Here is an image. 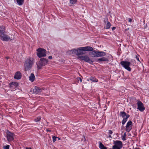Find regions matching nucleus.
<instances>
[{
  "label": "nucleus",
  "instance_id": "obj_38",
  "mask_svg": "<svg viewBox=\"0 0 149 149\" xmlns=\"http://www.w3.org/2000/svg\"><path fill=\"white\" fill-rule=\"evenodd\" d=\"M89 80H90V78L89 79H87V81H89Z\"/></svg>",
  "mask_w": 149,
  "mask_h": 149
},
{
  "label": "nucleus",
  "instance_id": "obj_4",
  "mask_svg": "<svg viewBox=\"0 0 149 149\" xmlns=\"http://www.w3.org/2000/svg\"><path fill=\"white\" fill-rule=\"evenodd\" d=\"M48 62V60L44 58L40 59L39 62L37 63L38 68V69H41L43 66L45 65Z\"/></svg>",
  "mask_w": 149,
  "mask_h": 149
},
{
  "label": "nucleus",
  "instance_id": "obj_34",
  "mask_svg": "<svg viewBox=\"0 0 149 149\" xmlns=\"http://www.w3.org/2000/svg\"><path fill=\"white\" fill-rule=\"evenodd\" d=\"M79 79H78V80H79L80 81H81V82L82 81V80L80 78H79Z\"/></svg>",
  "mask_w": 149,
  "mask_h": 149
},
{
  "label": "nucleus",
  "instance_id": "obj_23",
  "mask_svg": "<svg viewBox=\"0 0 149 149\" xmlns=\"http://www.w3.org/2000/svg\"><path fill=\"white\" fill-rule=\"evenodd\" d=\"M111 24L110 22L108 21H107L106 24L105 26V28L106 29H108L110 28L111 26Z\"/></svg>",
  "mask_w": 149,
  "mask_h": 149
},
{
  "label": "nucleus",
  "instance_id": "obj_30",
  "mask_svg": "<svg viewBox=\"0 0 149 149\" xmlns=\"http://www.w3.org/2000/svg\"><path fill=\"white\" fill-rule=\"evenodd\" d=\"M139 55H136V59H137V60L139 61V62H140V61L139 60Z\"/></svg>",
  "mask_w": 149,
  "mask_h": 149
},
{
  "label": "nucleus",
  "instance_id": "obj_32",
  "mask_svg": "<svg viewBox=\"0 0 149 149\" xmlns=\"http://www.w3.org/2000/svg\"><path fill=\"white\" fill-rule=\"evenodd\" d=\"M127 19H128V22H131V21H132V19L131 18H128Z\"/></svg>",
  "mask_w": 149,
  "mask_h": 149
},
{
  "label": "nucleus",
  "instance_id": "obj_19",
  "mask_svg": "<svg viewBox=\"0 0 149 149\" xmlns=\"http://www.w3.org/2000/svg\"><path fill=\"white\" fill-rule=\"evenodd\" d=\"M108 59L105 57H102L97 59V61H108Z\"/></svg>",
  "mask_w": 149,
  "mask_h": 149
},
{
  "label": "nucleus",
  "instance_id": "obj_6",
  "mask_svg": "<svg viewBox=\"0 0 149 149\" xmlns=\"http://www.w3.org/2000/svg\"><path fill=\"white\" fill-rule=\"evenodd\" d=\"M113 144L114 145L112 146L113 149H121L123 147L122 142L120 141H114Z\"/></svg>",
  "mask_w": 149,
  "mask_h": 149
},
{
  "label": "nucleus",
  "instance_id": "obj_39",
  "mask_svg": "<svg viewBox=\"0 0 149 149\" xmlns=\"http://www.w3.org/2000/svg\"><path fill=\"white\" fill-rule=\"evenodd\" d=\"M58 140H60V138H58Z\"/></svg>",
  "mask_w": 149,
  "mask_h": 149
},
{
  "label": "nucleus",
  "instance_id": "obj_10",
  "mask_svg": "<svg viewBox=\"0 0 149 149\" xmlns=\"http://www.w3.org/2000/svg\"><path fill=\"white\" fill-rule=\"evenodd\" d=\"M132 122L130 120L127 122L125 128V130L127 132H129L132 129Z\"/></svg>",
  "mask_w": 149,
  "mask_h": 149
},
{
  "label": "nucleus",
  "instance_id": "obj_26",
  "mask_svg": "<svg viewBox=\"0 0 149 149\" xmlns=\"http://www.w3.org/2000/svg\"><path fill=\"white\" fill-rule=\"evenodd\" d=\"M41 119V117L40 116H39L37 117L35 119L34 121L36 122H38L40 121Z\"/></svg>",
  "mask_w": 149,
  "mask_h": 149
},
{
  "label": "nucleus",
  "instance_id": "obj_29",
  "mask_svg": "<svg viewBox=\"0 0 149 149\" xmlns=\"http://www.w3.org/2000/svg\"><path fill=\"white\" fill-rule=\"evenodd\" d=\"M10 146L9 145L4 146L3 147L4 149H9Z\"/></svg>",
  "mask_w": 149,
  "mask_h": 149
},
{
  "label": "nucleus",
  "instance_id": "obj_33",
  "mask_svg": "<svg viewBox=\"0 0 149 149\" xmlns=\"http://www.w3.org/2000/svg\"><path fill=\"white\" fill-rule=\"evenodd\" d=\"M52 56H49L48 57V58L49 59H52Z\"/></svg>",
  "mask_w": 149,
  "mask_h": 149
},
{
  "label": "nucleus",
  "instance_id": "obj_11",
  "mask_svg": "<svg viewBox=\"0 0 149 149\" xmlns=\"http://www.w3.org/2000/svg\"><path fill=\"white\" fill-rule=\"evenodd\" d=\"M18 85V83L15 82H12L10 84V88L13 90L17 88Z\"/></svg>",
  "mask_w": 149,
  "mask_h": 149
},
{
  "label": "nucleus",
  "instance_id": "obj_18",
  "mask_svg": "<svg viewBox=\"0 0 149 149\" xmlns=\"http://www.w3.org/2000/svg\"><path fill=\"white\" fill-rule=\"evenodd\" d=\"M130 116L129 115H128L126 117L123 118V119L122 121V124L123 125L125 124L127 120V119L130 117Z\"/></svg>",
  "mask_w": 149,
  "mask_h": 149
},
{
  "label": "nucleus",
  "instance_id": "obj_12",
  "mask_svg": "<svg viewBox=\"0 0 149 149\" xmlns=\"http://www.w3.org/2000/svg\"><path fill=\"white\" fill-rule=\"evenodd\" d=\"M83 52L92 51L93 50V48L90 46H87L86 47H82Z\"/></svg>",
  "mask_w": 149,
  "mask_h": 149
},
{
  "label": "nucleus",
  "instance_id": "obj_37",
  "mask_svg": "<svg viewBox=\"0 0 149 149\" xmlns=\"http://www.w3.org/2000/svg\"><path fill=\"white\" fill-rule=\"evenodd\" d=\"M109 138H112V137L111 136V135H110L109 134Z\"/></svg>",
  "mask_w": 149,
  "mask_h": 149
},
{
  "label": "nucleus",
  "instance_id": "obj_14",
  "mask_svg": "<svg viewBox=\"0 0 149 149\" xmlns=\"http://www.w3.org/2000/svg\"><path fill=\"white\" fill-rule=\"evenodd\" d=\"M33 91L34 93L37 94L41 92L42 89L39 87L35 86L34 87Z\"/></svg>",
  "mask_w": 149,
  "mask_h": 149
},
{
  "label": "nucleus",
  "instance_id": "obj_36",
  "mask_svg": "<svg viewBox=\"0 0 149 149\" xmlns=\"http://www.w3.org/2000/svg\"><path fill=\"white\" fill-rule=\"evenodd\" d=\"M26 149H32L31 148H30V147H29V148L26 147Z\"/></svg>",
  "mask_w": 149,
  "mask_h": 149
},
{
  "label": "nucleus",
  "instance_id": "obj_28",
  "mask_svg": "<svg viewBox=\"0 0 149 149\" xmlns=\"http://www.w3.org/2000/svg\"><path fill=\"white\" fill-rule=\"evenodd\" d=\"M57 137L53 136H52V140L53 142H54L56 140Z\"/></svg>",
  "mask_w": 149,
  "mask_h": 149
},
{
  "label": "nucleus",
  "instance_id": "obj_21",
  "mask_svg": "<svg viewBox=\"0 0 149 149\" xmlns=\"http://www.w3.org/2000/svg\"><path fill=\"white\" fill-rule=\"evenodd\" d=\"M98 57L103 56L106 55L105 53L102 51H98Z\"/></svg>",
  "mask_w": 149,
  "mask_h": 149
},
{
  "label": "nucleus",
  "instance_id": "obj_2",
  "mask_svg": "<svg viewBox=\"0 0 149 149\" xmlns=\"http://www.w3.org/2000/svg\"><path fill=\"white\" fill-rule=\"evenodd\" d=\"M33 63V59L29 58L26 60L24 65V70L25 71L30 70Z\"/></svg>",
  "mask_w": 149,
  "mask_h": 149
},
{
  "label": "nucleus",
  "instance_id": "obj_5",
  "mask_svg": "<svg viewBox=\"0 0 149 149\" xmlns=\"http://www.w3.org/2000/svg\"><path fill=\"white\" fill-rule=\"evenodd\" d=\"M78 58L80 61H85L88 63L91 64H92L93 63V61L92 60L90 59L89 57L87 55L79 56H78Z\"/></svg>",
  "mask_w": 149,
  "mask_h": 149
},
{
  "label": "nucleus",
  "instance_id": "obj_35",
  "mask_svg": "<svg viewBox=\"0 0 149 149\" xmlns=\"http://www.w3.org/2000/svg\"><path fill=\"white\" fill-rule=\"evenodd\" d=\"M116 29V27H113L112 28V30H113L114 29Z\"/></svg>",
  "mask_w": 149,
  "mask_h": 149
},
{
  "label": "nucleus",
  "instance_id": "obj_3",
  "mask_svg": "<svg viewBox=\"0 0 149 149\" xmlns=\"http://www.w3.org/2000/svg\"><path fill=\"white\" fill-rule=\"evenodd\" d=\"M36 50L37 51L36 55L39 58L45 57L46 55V51L44 49L39 48Z\"/></svg>",
  "mask_w": 149,
  "mask_h": 149
},
{
  "label": "nucleus",
  "instance_id": "obj_1",
  "mask_svg": "<svg viewBox=\"0 0 149 149\" xmlns=\"http://www.w3.org/2000/svg\"><path fill=\"white\" fill-rule=\"evenodd\" d=\"M69 52L71 54H76L78 56L85 54V52H83L82 47H79L76 49H72L69 51Z\"/></svg>",
  "mask_w": 149,
  "mask_h": 149
},
{
  "label": "nucleus",
  "instance_id": "obj_25",
  "mask_svg": "<svg viewBox=\"0 0 149 149\" xmlns=\"http://www.w3.org/2000/svg\"><path fill=\"white\" fill-rule=\"evenodd\" d=\"M69 1L70 3L72 5H73L77 3V0H69Z\"/></svg>",
  "mask_w": 149,
  "mask_h": 149
},
{
  "label": "nucleus",
  "instance_id": "obj_8",
  "mask_svg": "<svg viewBox=\"0 0 149 149\" xmlns=\"http://www.w3.org/2000/svg\"><path fill=\"white\" fill-rule=\"evenodd\" d=\"M137 108L140 111H143L145 110V108L143 104L140 100H137Z\"/></svg>",
  "mask_w": 149,
  "mask_h": 149
},
{
  "label": "nucleus",
  "instance_id": "obj_31",
  "mask_svg": "<svg viewBox=\"0 0 149 149\" xmlns=\"http://www.w3.org/2000/svg\"><path fill=\"white\" fill-rule=\"evenodd\" d=\"M113 133V132L111 130H109V134L110 135L112 134Z\"/></svg>",
  "mask_w": 149,
  "mask_h": 149
},
{
  "label": "nucleus",
  "instance_id": "obj_9",
  "mask_svg": "<svg viewBox=\"0 0 149 149\" xmlns=\"http://www.w3.org/2000/svg\"><path fill=\"white\" fill-rule=\"evenodd\" d=\"M7 139L8 141H11L14 139V134L10 131H7Z\"/></svg>",
  "mask_w": 149,
  "mask_h": 149
},
{
  "label": "nucleus",
  "instance_id": "obj_13",
  "mask_svg": "<svg viewBox=\"0 0 149 149\" xmlns=\"http://www.w3.org/2000/svg\"><path fill=\"white\" fill-rule=\"evenodd\" d=\"M0 38L3 41H8L10 40V37L7 35L3 36L0 35Z\"/></svg>",
  "mask_w": 149,
  "mask_h": 149
},
{
  "label": "nucleus",
  "instance_id": "obj_22",
  "mask_svg": "<svg viewBox=\"0 0 149 149\" xmlns=\"http://www.w3.org/2000/svg\"><path fill=\"white\" fill-rule=\"evenodd\" d=\"M90 80L92 81L98 82V79H96L95 77H91L90 78Z\"/></svg>",
  "mask_w": 149,
  "mask_h": 149
},
{
  "label": "nucleus",
  "instance_id": "obj_17",
  "mask_svg": "<svg viewBox=\"0 0 149 149\" xmlns=\"http://www.w3.org/2000/svg\"><path fill=\"white\" fill-rule=\"evenodd\" d=\"M128 114H127L124 111H121L120 112V116L122 117L123 118L127 117Z\"/></svg>",
  "mask_w": 149,
  "mask_h": 149
},
{
  "label": "nucleus",
  "instance_id": "obj_20",
  "mask_svg": "<svg viewBox=\"0 0 149 149\" xmlns=\"http://www.w3.org/2000/svg\"><path fill=\"white\" fill-rule=\"evenodd\" d=\"M91 54L94 57H98V51H94L91 52Z\"/></svg>",
  "mask_w": 149,
  "mask_h": 149
},
{
  "label": "nucleus",
  "instance_id": "obj_27",
  "mask_svg": "<svg viewBox=\"0 0 149 149\" xmlns=\"http://www.w3.org/2000/svg\"><path fill=\"white\" fill-rule=\"evenodd\" d=\"M126 136V133L125 132L122 136V139L123 141H125L126 140L125 138V137Z\"/></svg>",
  "mask_w": 149,
  "mask_h": 149
},
{
  "label": "nucleus",
  "instance_id": "obj_7",
  "mask_svg": "<svg viewBox=\"0 0 149 149\" xmlns=\"http://www.w3.org/2000/svg\"><path fill=\"white\" fill-rule=\"evenodd\" d=\"M131 63L126 61H122L120 62L121 65L126 69L129 71H131V68L129 67L131 65Z\"/></svg>",
  "mask_w": 149,
  "mask_h": 149
},
{
  "label": "nucleus",
  "instance_id": "obj_16",
  "mask_svg": "<svg viewBox=\"0 0 149 149\" xmlns=\"http://www.w3.org/2000/svg\"><path fill=\"white\" fill-rule=\"evenodd\" d=\"M29 80L30 81H31L32 82H33L35 79V77L34 74H31L30 76L29 77Z\"/></svg>",
  "mask_w": 149,
  "mask_h": 149
},
{
  "label": "nucleus",
  "instance_id": "obj_15",
  "mask_svg": "<svg viewBox=\"0 0 149 149\" xmlns=\"http://www.w3.org/2000/svg\"><path fill=\"white\" fill-rule=\"evenodd\" d=\"M22 75L21 73L19 71L17 72L14 76V78L17 79H21Z\"/></svg>",
  "mask_w": 149,
  "mask_h": 149
},
{
  "label": "nucleus",
  "instance_id": "obj_24",
  "mask_svg": "<svg viewBox=\"0 0 149 149\" xmlns=\"http://www.w3.org/2000/svg\"><path fill=\"white\" fill-rule=\"evenodd\" d=\"M99 148L100 149H107L106 147L104 146L101 142L99 143Z\"/></svg>",
  "mask_w": 149,
  "mask_h": 149
}]
</instances>
